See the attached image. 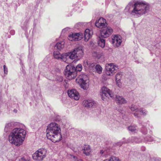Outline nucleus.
I'll return each mask as SVG.
<instances>
[{
  "label": "nucleus",
  "mask_w": 161,
  "mask_h": 161,
  "mask_svg": "<svg viewBox=\"0 0 161 161\" xmlns=\"http://www.w3.org/2000/svg\"><path fill=\"white\" fill-rule=\"evenodd\" d=\"M47 150L45 149H40L36 151L32 155L33 159L38 161L42 160L45 157Z\"/></svg>",
  "instance_id": "obj_6"
},
{
  "label": "nucleus",
  "mask_w": 161,
  "mask_h": 161,
  "mask_svg": "<svg viewBox=\"0 0 161 161\" xmlns=\"http://www.w3.org/2000/svg\"><path fill=\"white\" fill-rule=\"evenodd\" d=\"M110 158H112L114 161H121L120 160L118 157L115 156H112Z\"/></svg>",
  "instance_id": "obj_31"
},
{
  "label": "nucleus",
  "mask_w": 161,
  "mask_h": 161,
  "mask_svg": "<svg viewBox=\"0 0 161 161\" xmlns=\"http://www.w3.org/2000/svg\"><path fill=\"white\" fill-rule=\"evenodd\" d=\"M106 160H107L108 161H114V160H113V159L112 158H110L108 159H106Z\"/></svg>",
  "instance_id": "obj_36"
},
{
  "label": "nucleus",
  "mask_w": 161,
  "mask_h": 161,
  "mask_svg": "<svg viewBox=\"0 0 161 161\" xmlns=\"http://www.w3.org/2000/svg\"><path fill=\"white\" fill-rule=\"evenodd\" d=\"M149 6L142 1H137L133 4L130 3L126 7L125 12L134 17H140L149 11Z\"/></svg>",
  "instance_id": "obj_1"
},
{
  "label": "nucleus",
  "mask_w": 161,
  "mask_h": 161,
  "mask_svg": "<svg viewBox=\"0 0 161 161\" xmlns=\"http://www.w3.org/2000/svg\"><path fill=\"white\" fill-rule=\"evenodd\" d=\"M113 30L110 27H107L102 29L101 31V36L103 38L109 36L112 33Z\"/></svg>",
  "instance_id": "obj_9"
},
{
  "label": "nucleus",
  "mask_w": 161,
  "mask_h": 161,
  "mask_svg": "<svg viewBox=\"0 0 161 161\" xmlns=\"http://www.w3.org/2000/svg\"><path fill=\"white\" fill-rule=\"evenodd\" d=\"M82 66L80 64H78L76 68L72 65H67L64 70V74L66 77L69 80L75 78L77 73L76 71H81Z\"/></svg>",
  "instance_id": "obj_4"
},
{
  "label": "nucleus",
  "mask_w": 161,
  "mask_h": 161,
  "mask_svg": "<svg viewBox=\"0 0 161 161\" xmlns=\"http://www.w3.org/2000/svg\"><path fill=\"white\" fill-rule=\"evenodd\" d=\"M67 93L69 96L72 99L77 100L80 98L79 93L75 89L68 90Z\"/></svg>",
  "instance_id": "obj_10"
},
{
  "label": "nucleus",
  "mask_w": 161,
  "mask_h": 161,
  "mask_svg": "<svg viewBox=\"0 0 161 161\" xmlns=\"http://www.w3.org/2000/svg\"><path fill=\"white\" fill-rule=\"evenodd\" d=\"M71 158H73L74 161H76L78 159L77 157L73 155H71Z\"/></svg>",
  "instance_id": "obj_34"
},
{
  "label": "nucleus",
  "mask_w": 161,
  "mask_h": 161,
  "mask_svg": "<svg viewBox=\"0 0 161 161\" xmlns=\"http://www.w3.org/2000/svg\"><path fill=\"white\" fill-rule=\"evenodd\" d=\"M64 42L63 41L57 43L55 46L58 50H60L63 49L64 47Z\"/></svg>",
  "instance_id": "obj_25"
},
{
  "label": "nucleus",
  "mask_w": 161,
  "mask_h": 161,
  "mask_svg": "<svg viewBox=\"0 0 161 161\" xmlns=\"http://www.w3.org/2000/svg\"><path fill=\"white\" fill-rule=\"evenodd\" d=\"M72 150L74 152H77V150L76 149H75V148H72Z\"/></svg>",
  "instance_id": "obj_37"
},
{
  "label": "nucleus",
  "mask_w": 161,
  "mask_h": 161,
  "mask_svg": "<svg viewBox=\"0 0 161 161\" xmlns=\"http://www.w3.org/2000/svg\"><path fill=\"white\" fill-rule=\"evenodd\" d=\"M79 33H74L69 35L68 39L71 41H79L81 39V37L79 36Z\"/></svg>",
  "instance_id": "obj_17"
},
{
  "label": "nucleus",
  "mask_w": 161,
  "mask_h": 161,
  "mask_svg": "<svg viewBox=\"0 0 161 161\" xmlns=\"http://www.w3.org/2000/svg\"><path fill=\"white\" fill-rule=\"evenodd\" d=\"M142 132L144 134H145L147 133V131L146 129H144V128L143 127L142 129L141 130Z\"/></svg>",
  "instance_id": "obj_33"
},
{
  "label": "nucleus",
  "mask_w": 161,
  "mask_h": 161,
  "mask_svg": "<svg viewBox=\"0 0 161 161\" xmlns=\"http://www.w3.org/2000/svg\"><path fill=\"white\" fill-rule=\"evenodd\" d=\"M130 108L131 111H136L138 108V107L134 104H132L130 107Z\"/></svg>",
  "instance_id": "obj_29"
},
{
  "label": "nucleus",
  "mask_w": 161,
  "mask_h": 161,
  "mask_svg": "<svg viewBox=\"0 0 161 161\" xmlns=\"http://www.w3.org/2000/svg\"><path fill=\"white\" fill-rule=\"evenodd\" d=\"M137 126L136 125H132L129 126L128 128V130H129L131 131L132 132H135L137 130Z\"/></svg>",
  "instance_id": "obj_28"
},
{
  "label": "nucleus",
  "mask_w": 161,
  "mask_h": 161,
  "mask_svg": "<svg viewBox=\"0 0 161 161\" xmlns=\"http://www.w3.org/2000/svg\"><path fill=\"white\" fill-rule=\"evenodd\" d=\"M56 79L59 82H61L63 80V78L61 76H57Z\"/></svg>",
  "instance_id": "obj_32"
},
{
  "label": "nucleus",
  "mask_w": 161,
  "mask_h": 161,
  "mask_svg": "<svg viewBox=\"0 0 161 161\" xmlns=\"http://www.w3.org/2000/svg\"><path fill=\"white\" fill-rule=\"evenodd\" d=\"M100 153H101L102 154H103V151L102 150V151H100Z\"/></svg>",
  "instance_id": "obj_40"
},
{
  "label": "nucleus",
  "mask_w": 161,
  "mask_h": 161,
  "mask_svg": "<svg viewBox=\"0 0 161 161\" xmlns=\"http://www.w3.org/2000/svg\"><path fill=\"white\" fill-rule=\"evenodd\" d=\"M141 141L140 139H139L137 137H132L130 139H128L126 142H119L117 143V145L119 146H121L123 143H127L129 142H135L136 143H140Z\"/></svg>",
  "instance_id": "obj_14"
},
{
  "label": "nucleus",
  "mask_w": 161,
  "mask_h": 161,
  "mask_svg": "<svg viewBox=\"0 0 161 161\" xmlns=\"http://www.w3.org/2000/svg\"><path fill=\"white\" fill-rule=\"evenodd\" d=\"M94 63H91L87 60H86L84 62V66L85 69H90L92 70L95 68L96 66Z\"/></svg>",
  "instance_id": "obj_16"
},
{
  "label": "nucleus",
  "mask_w": 161,
  "mask_h": 161,
  "mask_svg": "<svg viewBox=\"0 0 161 161\" xmlns=\"http://www.w3.org/2000/svg\"><path fill=\"white\" fill-rule=\"evenodd\" d=\"M53 56L56 59H61L63 61L66 62L65 53L60 54L59 51H55L53 52Z\"/></svg>",
  "instance_id": "obj_15"
},
{
  "label": "nucleus",
  "mask_w": 161,
  "mask_h": 161,
  "mask_svg": "<svg viewBox=\"0 0 161 161\" xmlns=\"http://www.w3.org/2000/svg\"><path fill=\"white\" fill-rule=\"evenodd\" d=\"M84 106L86 108H93L96 105V103L92 100H85L83 101Z\"/></svg>",
  "instance_id": "obj_13"
},
{
  "label": "nucleus",
  "mask_w": 161,
  "mask_h": 161,
  "mask_svg": "<svg viewBox=\"0 0 161 161\" xmlns=\"http://www.w3.org/2000/svg\"><path fill=\"white\" fill-rule=\"evenodd\" d=\"M101 94L102 98L103 100H105L106 98L109 96L111 97L114 96L113 92L106 86H103L101 88Z\"/></svg>",
  "instance_id": "obj_7"
},
{
  "label": "nucleus",
  "mask_w": 161,
  "mask_h": 161,
  "mask_svg": "<svg viewBox=\"0 0 161 161\" xmlns=\"http://www.w3.org/2000/svg\"><path fill=\"white\" fill-rule=\"evenodd\" d=\"M98 45L102 48L104 47L105 45V40L104 39H102L101 37H99L98 40Z\"/></svg>",
  "instance_id": "obj_24"
},
{
  "label": "nucleus",
  "mask_w": 161,
  "mask_h": 161,
  "mask_svg": "<svg viewBox=\"0 0 161 161\" xmlns=\"http://www.w3.org/2000/svg\"><path fill=\"white\" fill-rule=\"evenodd\" d=\"M76 161H83L82 160H81V159H80L79 160L77 159Z\"/></svg>",
  "instance_id": "obj_39"
},
{
  "label": "nucleus",
  "mask_w": 161,
  "mask_h": 161,
  "mask_svg": "<svg viewBox=\"0 0 161 161\" xmlns=\"http://www.w3.org/2000/svg\"><path fill=\"white\" fill-rule=\"evenodd\" d=\"M93 34V32L90 31L89 29H86L85 30L84 33L85 40L86 42H87L89 39L91 37Z\"/></svg>",
  "instance_id": "obj_19"
},
{
  "label": "nucleus",
  "mask_w": 161,
  "mask_h": 161,
  "mask_svg": "<svg viewBox=\"0 0 161 161\" xmlns=\"http://www.w3.org/2000/svg\"><path fill=\"white\" fill-rule=\"evenodd\" d=\"M95 25L97 27L102 28L107 25L106 20L103 18H100L95 23Z\"/></svg>",
  "instance_id": "obj_12"
},
{
  "label": "nucleus",
  "mask_w": 161,
  "mask_h": 161,
  "mask_svg": "<svg viewBox=\"0 0 161 161\" xmlns=\"http://www.w3.org/2000/svg\"><path fill=\"white\" fill-rule=\"evenodd\" d=\"M4 71V74L7 75L8 72V69L7 68L5 65L3 66Z\"/></svg>",
  "instance_id": "obj_30"
},
{
  "label": "nucleus",
  "mask_w": 161,
  "mask_h": 161,
  "mask_svg": "<svg viewBox=\"0 0 161 161\" xmlns=\"http://www.w3.org/2000/svg\"><path fill=\"white\" fill-rule=\"evenodd\" d=\"M83 153L86 156H89L92 152L90 146L89 145H84L82 150Z\"/></svg>",
  "instance_id": "obj_18"
},
{
  "label": "nucleus",
  "mask_w": 161,
  "mask_h": 161,
  "mask_svg": "<svg viewBox=\"0 0 161 161\" xmlns=\"http://www.w3.org/2000/svg\"><path fill=\"white\" fill-rule=\"evenodd\" d=\"M122 76L121 72L118 73L115 76V80L116 83L118 86L120 87L121 86V83L120 82Z\"/></svg>",
  "instance_id": "obj_20"
},
{
  "label": "nucleus",
  "mask_w": 161,
  "mask_h": 161,
  "mask_svg": "<svg viewBox=\"0 0 161 161\" xmlns=\"http://www.w3.org/2000/svg\"><path fill=\"white\" fill-rule=\"evenodd\" d=\"M26 134V131L24 129L20 128H14L9 136V141L16 146H19L24 141Z\"/></svg>",
  "instance_id": "obj_3"
},
{
  "label": "nucleus",
  "mask_w": 161,
  "mask_h": 161,
  "mask_svg": "<svg viewBox=\"0 0 161 161\" xmlns=\"http://www.w3.org/2000/svg\"><path fill=\"white\" fill-rule=\"evenodd\" d=\"M122 42V37L120 35H115L112 39V43L114 46H119Z\"/></svg>",
  "instance_id": "obj_11"
},
{
  "label": "nucleus",
  "mask_w": 161,
  "mask_h": 161,
  "mask_svg": "<svg viewBox=\"0 0 161 161\" xmlns=\"http://www.w3.org/2000/svg\"><path fill=\"white\" fill-rule=\"evenodd\" d=\"M22 27L23 29H24L25 30H26L27 28L26 27L22 26Z\"/></svg>",
  "instance_id": "obj_38"
},
{
  "label": "nucleus",
  "mask_w": 161,
  "mask_h": 161,
  "mask_svg": "<svg viewBox=\"0 0 161 161\" xmlns=\"http://www.w3.org/2000/svg\"><path fill=\"white\" fill-rule=\"evenodd\" d=\"M14 111H15V109L14 110Z\"/></svg>",
  "instance_id": "obj_43"
},
{
  "label": "nucleus",
  "mask_w": 161,
  "mask_h": 161,
  "mask_svg": "<svg viewBox=\"0 0 161 161\" xmlns=\"http://www.w3.org/2000/svg\"><path fill=\"white\" fill-rule=\"evenodd\" d=\"M95 69L97 73L99 74L101 73L102 68L100 65L97 64L95 67Z\"/></svg>",
  "instance_id": "obj_27"
},
{
  "label": "nucleus",
  "mask_w": 161,
  "mask_h": 161,
  "mask_svg": "<svg viewBox=\"0 0 161 161\" xmlns=\"http://www.w3.org/2000/svg\"><path fill=\"white\" fill-rule=\"evenodd\" d=\"M133 114L134 116L136 117H140V115H145V112H143V111H135V112L133 113Z\"/></svg>",
  "instance_id": "obj_26"
},
{
  "label": "nucleus",
  "mask_w": 161,
  "mask_h": 161,
  "mask_svg": "<svg viewBox=\"0 0 161 161\" xmlns=\"http://www.w3.org/2000/svg\"><path fill=\"white\" fill-rule=\"evenodd\" d=\"M61 131L58 125L55 122H51L47 127V136L54 143L58 142L62 138Z\"/></svg>",
  "instance_id": "obj_2"
},
{
  "label": "nucleus",
  "mask_w": 161,
  "mask_h": 161,
  "mask_svg": "<svg viewBox=\"0 0 161 161\" xmlns=\"http://www.w3.org/2000/svg\"><path fill=\"white\" fill-rule=\"evenodd\" d=\"M74 51L75 52V53L78 59L80 58L82 56L83 53L81 47H80L75 48L74 50Z\"/></svg>",
  "instance_id": "obj_21"
},
{
  "label": "nucleus",
  "mask_w": 161,
  "mask_h": 161,
  "mask_svg": "<svg viewBox=\"0 0 161 161\" xmlns=\"http://www.w3.org/2000/svg\"><path fill=\"white\" fill-rule=\"evenodd\" d=\"M103 161H108V160H106V159Z\"/></svg>",
  "instance_id": "obj_41"
},
{
  "label": "nucleus",
  "mask_w": 161,
  "mask_h": 161,
  "mask_svg": "<svg viewBox=\"0 0 161 161\" xmlns=\"http://www.w3.org/2000/svg\"><path fill=\"white\" fill-rule=\"evenodd\" d=\"M118 69V66L114 65V64L112 63L108 64L106 67V74L108 75L112 76L115 72Z\"/></svg>",
  "instance_id": "obj_8"
},
{
  "label": "nucleus",
  "mask_w": 161,
  "mask_h": 161,
  "mask_svg": "<svg viewBox=\"0 0 161 161\" xmlns=\"http://www.w3.org/2000/svg\"><path fill=\"white\" fill-rule=\"evenodd\" d=\"M65 56H66V61L67 58H68L73 59L77 58L75 52L74 50L72 52L65 53Z\"/></svg>",
  "instance_id": "obj_22"
},
{
  "label": "nucleus",
  "mask_w": 161,
  "mask_h": 161,
  "mask_svg": "<svg viewBox=\"0 0 161 161\" xmlns=\"http://www.w3.org/2000/svg\"><path fill=\"white\" fill-rule=\"evenodd\" d=\"M88 78L85 74H80L76 79V81L80 85L81 87L84 89H87L88 86Z\"/></svg>",
  "instance_id": "obj_5"
},
{
  "label": "nucleus",
  "mask_w": 161,
  "mask_h": 161,
  "mask_svg": "<svg viewBox=\"0 0 161 161\" xmlns=\"http://www.w3.org/2000/svg\"><path fill=\"white\" fill-rule=\"evenodd\" d=\"M19 161H29V160L24 158H22L19 160Z\"/></svg>",
  "instance_id": "obj_35"
},
{
  "label": "nucleus",
  "mask_w": 161,
  "mask_h": 161,
  "mask_svg": "<svg viewBox=\"0 0 161 161\" xmlns=\"http://www.w3.org/2000/svg\"><path fill=\"white\" fill-rule=\"evenodd\" d=\"M116 101L119 104H124L126 103V101L122 96H116Z\"/></svg>",
  "instance_id": "obj_23"
},
{
  "label": "nucleus",
  "mask_w": 161,
  "mask_h": 161,
  "mask_svg": "<svg viewBox=\"0 0 161 161\" xmlns=\"http://www.w3.org/2000/svg\"><path fill=\"white\" fill-rule=\"evenodd\" d=\"M14 32V31H10V32Z\"/></svg>",
  "instance_id": "obj_42"
}]
</instances>
